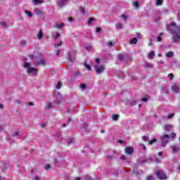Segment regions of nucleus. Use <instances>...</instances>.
I'll return each mask as SVG.
<instances>
[{
    "label": "nucleus",
    "mask_w": 180,
    "mask_h": 180,
    "mask_svg": "<svg viewBox=\"0 0 180 180\" xmlns=\"http://www.w3.org/2000/svg\"><path fill=\"white\" fill-rule=\"evenodd\" d=\"M167 30L173 34L172 40L174 43L180 41V26H176L175 22H172L167 25Z\"/></svg>",
    "instance_id": "1"
},
{
    "label": "nucleus",
    "mask_w": 180,
    "mask_h": 180,
    "mask_svg": "<svg viewBox=\"0 0 180 180\" xmlns=\"http://www.w3.org/2000/svg\"><path fill=\"white\" fill-rule=\"evenodd\" d=\"M24 68L26 70L28 75H31V77H36L37 75V68L32 67V63L27 62V58H25Z\"/></svg>",
    "instance_id": "2"
},
{
    "label": "nucleus",
    "mask_w": 180,
    "mask_h": 180,
    "mask_svg": "<svg viewBox=\"0 0 180 180\" xmlns=\"http://www.w3.org/2000/svg\"><path fill=\"white\" fill-rule=\"evenodd\" d=\"M169 140V136L167 134H164L161 138L162 146H163V147H165Z\"/></svg>",
    "instance_id": "3"
},
{
    "label": "nucleus",
    "mask_w": 180,
    "mask_h": 180,
    "mask_svg": "<svg viewBox=\"0 0 180 180\" xmlns=\"http://www.w3.org/2000/svg\"><path fill=\"white\" fill-rule=\"evenodd\" d=\"M156 175L158 178L160 180L167 179V174H165V173L162 170H159L156 173Z\"/></svg>",
    "instance_id": "4"
},
{
    "label": "nucleus",
    "mask_w": 180,
    "mask_h": 180,
    "mask_svg": "<svg viewBox=\"0 0 180 180\" xmlns=\"http://www.w3.org/2000/svg\"><path fill=\"white\" fill-rule=\"evenodd\" d=\"M94 68L96 70V74H101V72H103V71H105V66L103 65H95Z\"/></svg>",
    "instance_id": "5"
},
{
    "label": "nucleus",
    "mask_w": 180,
    "mask_h": 180,
    "mask_svg": "<svg viewBox=\"0 0 180 180\" xmlns=\"http://www.w3.org/2000/svg\"><path fill=\"white\" fill-rule=\"evenodd\" d=\"M172 89L174 94H179L180 92V86L178 84H173L172 86Z\"/></svg>",
    "instance_id": "6"
},
{
    "label": "nucleus",
    "mask_w": 180,
    "mask_h": 180,
    "mask_svg": "<svg viewBox=\"0 0 180 180\" xmlns=\"http://www.w3.org/2000/svg\"><path fill=\"white\" fill-rule=\"evenodd\" d=\"M68 4V0H60L58 2V6H60V8H63V6H65Z\"/></svg>",
    "instance_id": "7"
},
{
    "label": "nucleus",
    "mask_w": 180,
    "mask_h": 180,
    "mask_svg": "<svg viewBox=\"0 0 180 180\" xmlns=\"http://www.w3.org/2000/svg\"><path fill=\"white\" fill-rule=\"evenodd\" d=\"M172 153L175 154L176 153H178V151H180V146L178 145H173L172 146Z\"/></svg>",
    "instance_id": "8"
},
{
    "label": "nucleus",
    "mask_w": 180,
    "mask_h": 180,
    "mask_svg": "<svg viewBox=\"0 0 180 180\" xmlns=\"http://www.w3.org/2000/svg\"><path fill=\"white\" fill-rule=\"evenodd\" d=\"M134 151V150L131 147H127V148H125V153L127 154H129V155L133 154Z\"/></svg>",
    "instance_id": "9"
},
{
    "label": "nucleus",
    "mask_w": 180,
    "mask_h": 180,
    "mask_svg": "<svg viewBox=\"0 0 180 180\" xmlns=\"http://www.w3.org/2000/svg\"><path fill=\"white\" fill-rule=\"evenodd\" d=\"M52 38L55 40H57V39H59L60 37V33L58 32H51Z\"/></svg>",
    "instance_id": "10"
},
{
    "label": "nucleus",
    "mask_w": 180,
    "mask_h": 180,
    "mask_svg": "<svg viewBox=\"0 0 180 180\" xmlns=\"http://www.w3.org/2000/svg\"><path fill=\"white\" fill-rule=\"evenodd\" d=\"M75 56H74V52L69 53L68 59L70 60V61H72L73 60H75Z\"/></svg>",
    "instance_id": "11"
},
{
    "label": "nucleus",
    "mask_w": 180,
    "mask_h": 180,
    "mask_svg": "<svg viewBox=\"0 0 180 180\" xmlns=\"http://www.w3.org/2000/svg\"><path fill=\"white\" fill-rule=\"evenodd\" d=\"M37 39L38 40H41L43 39V30H39V33L37 34Z\"/></svg>",
    "instance_id": "12"
},
{
    "label": "nucleus",
    "mask_w": 180,
    "mask_h": 180,
    "mask_svg": "<svg viewBox=\"0 0 180 180\" xmlns=\"http://www.w3.org/2000/svg\"><path fill=\"white\" fill-rule=\"evenodd\" d=\"M34 65H46V61H44V60H41L39 62L34 63Z\"/></svg>",
    "instance_id": "13"
},
{
    "label": "nucleus",
    "mask_w": 180,
    "mask_h": 180,
    "mask_svg": "<svg viewBox=\"0 0 180 180\" xmlns=\"http://www.w3.org/2000/svg\"><path fill=\"white\" fill-rule=\"evenodd\" d=\"M164 129H165V131H169V130H171V129H172V125L165 124L164 126Z\"/></svg>",
    "instance_id": "14"
},
{
    "label": "nucleus",
    "mask_w": 180,
    "mask_h": 180,
    "mask_svg": "<svg viewBox=\"0 0 180 180\" xmlns=\"http://www.w3.org/2000/svg\"><path fill=\"white\" fill-rule=\"evenodd\" d=\"M117 30H119L120 29H123V24H122L121 22H117L116 24V26H115Z\"/></svg>",
    "instance_id": "15"
},
{
    "label": "nucleus",
    "mask_w": 180,
    "mask_h": 180,
    "mask_svg": "<svg viewBox=\"0 0 180 180\" xmlns=\"http://www.w3.org/2000/svg\"><path fill=\"white\" fill-rule=\"evenodd\" d=\"M144 65H145L146 68H153L154 67V65H153V64H151L148 62L145 63Z\"/></svg>",
    "instance_id": "16"
},
{
    "label": "nucleus",
    "mask_w": 180,
    "mask_h": 180,
    "mask_svg": "<svg viewBox=\"0 0 180 180\" xmlns=\"http://www.w3.org/2000/svg\"><path fill=\"white\" fill-rule=\"evenodd\" d=\"M60 102H61V96L59 94L58 95L57 99L54 101V103L58 105Z\"/></svg>",
    "instance_id": "17"
},
{
    "label": "nucleus",
    "mask_w": 180,
    "mask_h": 180,
    "mask_svg": "<svg viewBox=\"0 0 180 180\" xmlns=\"http://www.w3.org/2000/svg\"><path fill=\"white\" fill-rule=\"evenodd\" d=\"M166 57L168 58H171V57H174V52L173 51H169L166 53Z\"/></svg>",
    "instance_id": "18"
},
{
    "label": "nucleus",
    "mask_w": 180,
    "mask_h": 180,
    "mask_svg": "<svg viewBox=\"0 0 180 180\" xmlns=\"http://www.w3.org/2000/svg\"><path fill=\"white\" fill-rule=\"evenodd\" d=\"M155 56V53H154V51H150L148 54V58H154Z\"/></svg>",
    "instance_id": "19"
},
{
    "label": "nucleus",
    "mask_w": 180,
    "mask_h": 180,
    "mask_svg": "<svg viewBox=\"0 0 180 180\" xmlns=\"http://www.w3.org/2000/svg\"><path fill=\"white\" fill-rule=\"evenodd\" d=\"M130 44H137V38H133L129 41Z\"/></svg>",
    "instance_id": "20"
},
{
    "label": "nucleus",
    "mask_w": 180,
    "mask_h": 180,
    "mask_svg": "<svg viewBox=\"0 0 180 180\" xmlns=\"http://www.w3.org/2000/svg\"><path fill=\"white\" fill-rule=\"evenodd\" d=\"M84 67H85V68H86V70H88L89 71H91V65H88V64L86 63V62H84Z\"/></svg>",
    "instance_id": "21"
},
{
    "label": "nucleus",
    "mask_w": 180,
    "mask_h": 180,
    "mask_svg": "<svg viewBox=\"0 0 180 180\" xmlns=\"http://www.w3.org/2000/svg\"><path fill=\"white\" fill-rule=\"evenodd\" d=\"M25 13L29 16V18H32L33 16V13L32 12H30L29 11L25 10Z\"/></svg>",
    "instance_id": "22"
},
{
    "label": "nucleus",
    "mask_w": 180,
    "mask_h": 180,
    "mask_svg": "<svg viewBox=\"0 0 180 180\" xmlns=\"http://www.w3.org/2000/svg\"><path fill=\"white\" fill-rule=\"evenodd\" d=\"M34 4H44L43 0H33Z\"/></svg>",
    "instance_id": "23"
},
{
    "label": "nucleus",
    "mask_w": 180,
    "mask_h": 180,
    "mask_svg": "<svg viewBox=\"0 0 180 180\" xmlns=\"http://www.w3.org/2000/svg\"><path fill=\"white\" fill-rule=\"evenodd\" d=\"M1 25L2 27H5V28L9 27V25L4 21L1 22Z\"/></svg>",
    "instance_id": "24"
},
{
    "label": "nucleus",
    "mask_w": 180,
    "mask_h": 180,
    "mask_svg": "<svg viewBox=\"0 0 180 180\" xmlns=\"http://www.w3.org/2000/svg\"><path fill=\"white\" fill-rule=\"evenodd\" d=\"M94 20H95V18H89V20H88L87 22V24L89 25H92V22H94Z\"/></svg>",
    "instance_id": "25"
},
{
    "label": "nucleus",
    "mask_w": 180,
    "mask_h": 180,
    "mask_svg": "<svg viewBox=\"0 0 180 180\" xmlns=\"http://www.w3.org/2000/svg\"><path fill=\"white\" fill-rule=\"evenodd\" d=\"M154 143H157V139H154L152 141H150L148 142V144H150L151 146L152 144H154Z\"/></svg>",
    "instance_id": "26"
},
{
    "label": "nucleus",
    "mask_w": 180,
    "mask_h": 180,
    "mask_svg": "<svg viewBox=\"0 0 180 180\" xmlns=\"http://www.w3.org/2000/svg\"><path fill=\"white\" fill-rule=\"evenodd\" d=\"M79 11H80L81 13H82L83 15H85V8H84V7H80V8H79Z\"/></svg>",
    "instance_id": "27"
},
{
    "label": "nucleus",
    "mask_w": 180,
    "mask_h": 180,
    "mask_svg": "<svg viewBox=\"0 0 180 180\" xmlns=\"http://www.w3.org/2000/svg\"><path fill=\"white\" fill-rule=\"evenodd\" d=\"M53 108V103H49L47 105H46V109H50Z\"/></svg>",
    "instance_id": "28"
},
{
    "label": "nucleus",
    "mask_w": 180,
    "mask_h": 180,
    "mask_svg": "<svg viewBox=\"0 0 180 180\" xmlns=\"http://www.w3.org/2000/svg\"><path fill=\"white\" fill-rule=\"evenodd\" d=\"M63 26H64V25H63V24H56V27H57L58 29H61Z\"/></svg>",
    "instance_id": "29"
},
{
    "label": "nucleus",
    "mask_w": 180,
    "mask_h": 180,
    "mask_svg": "<svg viewBox=\"0 0 180 180\" xmlns=\"http://www.w3.org/2000/svg\"><path fill=\"white\" fill-rule=\"evenodd\" d=\"M156 5H162V0H156Z\"/></svg>",
    "instance_id": "30"
},
{
    "label": "nucleus",
    "mask_w": 180,
    "mask_h": 180,
    "mask_svg": "<svg viewBox=\"0 0 180 180\" xmlns=\"http://www.w3.org/2000/svg\"><path fill=\"white\" fill-rule=\"evenodd\" d=\"M112 120H117V119H119V115H112Z\"/></svg>",
    "instance_id": "31"
},
{
    "label": "nucleus",
    "mask_w": 180,
    "mask_h": 180,
    "mask_svg": "<svg viewBox=\"0 0 180 180\" xmlns=\"http://www.w3.org/2000/svg\"><path fill=\"white\" fill-rule=\"evenodd\" d=\"M35 13H37V15H40L41 13V11L40 10H39V8H37L34 10Z\"/></svg>",
    "instance_id": "32"
},
{
    "label": "nucleus",
    "mask_w": 180,
    "mask_h": 180,
    "mask_svg": "<svg viewBox=\"0 0 180 180\" xmlns=\"http://www.w3.org/2000/svg\"><path fill=\"white\" fill-rule=\"evenodd\" d=\"M61 88V82H58L56 85V89H60Z\"/></svg>",
    "instance_id": "33"
},
{
    "label": "nucleus",
    "mask_w": 180,
    "mask_h": 180,
    "mask_svg": "<svg viewBox=\"0 0 180 180\" xmlns=\"http://www.w3.org/2000/svg\"><path fill=\"white\" fill-rule=\"evenodd\" d=\"M60 46H63V41H60L59 43L55 44V47H60Z\"/></svg>",
    "instance_id": "34"
},
{
    "label": "nucleus",
    "mask_w": 180,
    "mask_h": 180,
    "mask_svg": "<svg viewBox=\"0 0 180 180\" xmlns=\"http://www.w3.org/2000/svg\"><path fill=\"white\" fill-rule=\"evenodd\" d=\"M107 46H108V47H112V46H113V42L112 41L107 42Z\"/></svg>",
    "instance_id": "35"
},
{
    "label": "nucleus",
    "mask_w": 180,
    "mask_h": 180,
    "mask_svg": "<svg viewBox=\"0 0 180 180\" xmlns=\"http://www.w3.org/2000/svg\"><path fill=\"white\" fill-rule=\"evenodd\" d=\"M118 60H120V61H123V55H118Z\"/></svg>",
    "instance_id": "36"
},
{
    "label": "nucleus",
    "mask_w": 180,
    "mask_h": 180,
    "mask_svg": "<svg viewBox=\"0 0 180 180\" xmlns=\"http://www.w3.org/2000/svg\"><path fill=\"white\" fill-rule=\"evenodd\" d=\"M74 141V138H70L68 141V144H72Z\"/></svg>",
    "instance_id": "37"
},
{
    "label": "nucleus",
    "mask_w": 180,
    "mask_h": 180,
    "mask_svg": "<svg viewBox=\"0 0 180 180\" xmlns=\"http://www.w3.org/2000/svg\"><path fill=\"white\" fill-rule=\"evenodd\" d=\"M121 16H122V18L123 20H127V15H126L122 14Z\"/></svg>",
    "instance_id": "38"
},
{
    "label": "nucleus",
    "mask_w": 180,
    "mask_h": 180,
    "mask_svg": "<svg viewBox=\"0 0 180 180\" xmlns=\"http://www.w3.org/2000/svg\"><path fill=\"white\" fill-rule=\"evenodd\" d=\"M142 140H143V141H148V136H143V137H142Z\"/></svg>",
    "instance_id": "39"
},
{
    "label": "nucleus",
    "mask_w": 180,
    "mask_h": 180,
    "mask_svg": "<svg viewBox=\"0 0 180 180\" xmlns=\"http://www.w3.org/2000/svg\"><path fill=\"white\" fill-rule=\"evenodd\" d=\"M5 130V127L4 125H0V131H4Z\"/></svg>",
    "instance_id": "40"
},
{
    "label": "nucleus",
    "mask_w": 180,
    "mask_h": 180,
    "mask_svg": "<svg viewBox=\"0 0 180 180\" xmlns=\"http://www.w3.org/2000/svg\"><path fill=\"white\" fill-rule=\"evenodd\" d=\"M147 180H154V176H148L147 177Z\"/></svg>",
    "instance_id": "41"
},
{
    "label": "nucleus",
    "mask_w": 180,
    "mask_h": 180,
    "mask_svg": "<svg viewBox=\"0 0 180 180\" xmlns=\"http://www.w3.org/2000/svg\"><path fill=\"white\" fill-rule=\"evenodd\" d=\"M80 87L82 89H86V86L85 84H81Z\"/></svg>",
    "instance_id": "42"
},
{
    "label": "nucleus",
    "mask_w": 180,
    "mask_h": 180,
    "mask_svg": "<svg viewBox=\"0 0 180 180\" xmlns=\"http://www.w3.org/2000/svg\"><path fill=\"white\" fill-rule=\"evenodd\" d=\"M50 168H51L50 165H47L45 166V169H46V171H49V169H50Z\"/></svg>",
    "instance_id": "43"
},
{
    "label": "nucleus",
    "mask_w": 180,
    "mask_h": 180,
    "mask_svg": "<svg viewBox=\"0 0 180 180\" xmlns=\"http://www.w3.org/2000/svg\"><path fill=\"white\" fill-rule=\"evenodd\" d=\"M171 137H172V139H175V137H176V134L175 133L172 132L171 134Z\"/></svg>",
    "instance_id": "44"
},
{
    "label": "nucleus",
    "mask_w": 180,
    "mask_h": 180,
    "mask_svg": "<svg viewBox=\"0 0 180 180\" xmlns=\"http://www.w3.org/2000/svg\"><path fill=\"white\" fill-rule=\"evenodd\" d=\"M173 116H174V114H169L167 115V119H172Z\"/></svg>",
    "instance_id": "45"
},
{
    "label": "nucleus",
    "mask_w": 180,
    "mask_h": 180,
    "mask_svg": "<svg viewBox=\"0 0 180 180\" xmlns=\"http://www.w3.org/2000/svg\"><path fill=\"white\" fill-rule=\"evenodd\" d=\"M167 77H168V78H169V79H172V78H174V75L169 74Z\"/></svg>",
    "instance_id": "46"
},
{
    "label": "nucleus",
    "mask_w": 180,
    "mask_h": 180,
    "mask_svg": "<svg viewBox=\"0 0 180 180\" xmlns=\"http://www.w3.org/2000/svg\"><path fill=\"white\" fill-rule=\"evenodd\" d=\"M134 6H135V8H139V3L138 2H134Z\"/></svg>",
    "instance_id": "47"
},
{
    "label": "nucleus",
    "mask_w": 180,
    "mask_h": 180,
    "mask_svg": "<svg viewBox=\"0 0 180 180\" xmlns=\"http://www.w3.org/2000/svg\"><path fill=\"white\" fill-rule=\"evenodd\" d=\"M96 32H97V33H101V32H102V28H101V27L97 28Z\"/></svg>",
    "instance_id": "48"
},
{
    "label": "nucleus",
    "mask_w": 180,
    "mask_h": 180,
    "mask_svg": "<svg viewBox=\"0 0 180 180\" xmlns=\"http://www.w3.org/2000/svg\"><path fill=\"white\" fill-rule=\"evenodd\" d=\"M60 53H61V50H60V49L57 50V51H56V56H60Z\"/></svg>",
    "instance_id": "49"
},
{
    "label": "nucleus",
    "mask_w": 180,
    "mask_h": 180,
    "mask_svg": "<svg viewBox=\"0 0 180 180\" xmlns=\"http://www.w3.org/2000/svg\"><path fill=\"white\" fill-rule=\"evenodd\" d=\"M84 179L85 180H91V177L89 176H85Z\"/></svg>",
    "instance_id": "50"
},
{
    "label": "nucleus",
    "mask_w": 180,
    "mask_h": 180,
    "mask_svg": "<svg viewBox=\"0 0 180 180\" xmlns=\"http://www.w3.org/2000/svg\"><path fill=\"white\" fill-rule=\"evenodd\" d=\"M162 40V38H161V37H157V41H161Z\"/></svg>",
    "instance_id": "51"
},
{
    "label": "nucleus",
    "mask_w": 180,
    "mask_h": 180,
    "mask_svg": "<svg viewBox=\"0 0 180 180\" xmlns=\"http://www.w3.org/2000/svg\"><path fill=\"white\" fill-rule=\"evenodd\" d=\"M162 91L165 92H168V89H167V87H162Z\"/></svg>",
    "instance_id": "52"
},
{
    "label": "nucleus",
    "mask_w": 180,
    "mask_h": 180,
    "mask_svg": "<svg viewBox=\"0 0 180 180\" xmlns=\"http://www.w3.org/2000/svg\"><path fill=\"white\" fill-rule=\"evenodd\" d=\"M34 180H40V177L36 176L35 177H34Z\"/></svg>",
    "instance_id": "53"
},
{
    "label": "nucleus",
    "mask_w": 180,
    "mask_h": 180,
    "mask_svg": "<svg viewBox=\"0 0 180 180\" xmlns=\"http://www.w3.org/2000/svg\"><path fill=\"white\" fill-rule=\"evenodd\" d=\"M79 75V72H76L75 74V77H78Z\"/></svg>",
    "instance_id": "54"
},
{
    "label": "nucleus",
    "mask_w": 180,
    "mask_h": 180,
    "mask_svg": "<svg viewBox=\"0 0 180 180\" xmlns=\"http://www.w3.org/2000/svg\"><path fill=\"white\" fill-rule=\"evenodd\" d=\"M142 101L143 102H147V98H143Z\"/></svg>",
    "instance_id": "55"
},
{
    "label": "nucleus",
    "mask_w": 180,
    "mask_h": 180,
    "mask_svg": "<svg viewBox=\"0 0 180 180\" xmlns=\"http://www.w3.org/2000/svg\"><path fill=\"white\" fill-rule=\"evenodd\" d=\"M96 62L97 63V64H99L100 63L99 58H96Z\"/></svg>",
    "instance_id": "56"
},
{
    "label": "nucleus",
    "mask_w": 180,
    "mask_h": 180,
    "mask_svg": "<svg viewBox=\"0 0 180 180\" xmlns=\"http://www.w3.org/2000/svg\"><path fill=\"white\" fill-rule=\"evenodd\" d=\"M121 160H126V156L122 155L121 156Z\"/></svg>",
    "instance_id": "57"
},
{
    "label": "nucleus",
    "mask_w": 180,
    "mask_h": 180,
    "mask_svg": "<svg viewBox=\"0 0 180 180\" xmlns=\"http://www.w3.org/2000/svg\"><path fill=\"white\" fill-rule=\"evenodd\" d=\"M155 162L158 163V162H160V159L155 158Z\"/></svg>",
    "instance_id": "58"
},
{
    "label": "nucleus",
    "mask_w": 180,
    "mask_h": 180,
    "mask_svg": "<svg viewBox=\"0 0 180 180\" xmlns=\"http://www.w3.org/2000/svg\"><path fill=\"white\" fill-rule=\"evenodd\" d=\"M86 50H91L92 49V46H87L86 47Z\"/></svg>",
    "instance_id": "59"
},
{
    "label": "nucleus",
    "mask_w": 180,
    "mask_h": 180,
    "mask_svg": "<svg viewBox=\"0 0 180 180\" xmlns=\"http://www.w3.org/2000/svg\"><path fill=\"white\" fill-rule=\"evenodd\" d=\"M41 127H46V124L43 123L41 124Z\"/></svg>",
    "instance_id": "60"
},
{
    "label": "nucleus",
    "mask_w": 180,
    "mask_h": 180,
    "mask_svg": "<svg viewBox=\"0 0 180 180\" xmlns=\"http://www.w3.org/2000/svg\"><path fill=\"white\" fill-rule=\"evenodd\" d=\"M108 160H112V156H107Z\"/></svg>",
    "instance_id": "61"
},
{
    "label": "nucleus",
    "mask_w": 180,
    "mask_h": 180,
    "mask_svg": "<svg viewBox=\"0 0 180 180\" xmlns=\"http://www.w3.org/2000/svg\"><path fill=\"white\" fill-rule=\"evenodd\" d=\"M19 133L18 132H14V136H18Z\"/></svg>",
    "instance_id": "62"
},
{
    "label": "nucleus",
    "mask_w": 180,
    "mask_h": 180,
    "mask_svg": "<svg viewBox=\"0 0 180 180\" xmlns=\"http://www.w3.org/2000/svg\"><path fill=\"white\" fill-rule=\"evenodd\" d=\"M136 36H137V37H141V34H136Z\"/></svg>",
    "instance_id": "63"
},
{
    "label": "nucleus",
    "mask_w": 180,
    "mask_h": 180,
    "mask_svg": "<svg viewBox=\"0 0 180 180\" xmlns=\"http://www.w3.org/2000/svg\"><path fill=\"white\" fill-rule=\"evenodd\" d=\"M75 180H81V178L77 177V178L75 179Z\"/></svg>",
    "instance_id": "64"
}]
</instances>
